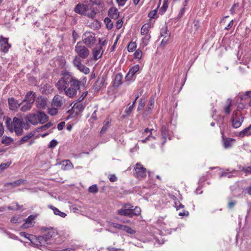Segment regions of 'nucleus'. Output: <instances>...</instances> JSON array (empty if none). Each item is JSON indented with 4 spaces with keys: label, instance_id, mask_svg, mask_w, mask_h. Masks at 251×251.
<instances>
[{
    "label": "nucleus",
    "instance_id": "obj_1",
    "mask_svg": "<svg viewBox=\"0 0 251 251\" xmlns=\"http://www.w3.org/2000/svg\"><path fill=\"white\" fill-rule=\"evenodd\" d=\"M60 75L62 77L56 83L58 89L64 90L65 94L69 97H74L76 95L77 90H79L81 82L67 70L62 71Z\"/></svg>",
    "mask_w": 251,
    "mask_h": 251
},
{
    "label": "nucleus",
    "instance_id": "obj_2",
    "mask_svg": "<svg viewBox=\"0 0 251 251\" xmlns=\"http://www.w3.org/2000/svg\"><path fill=\"white\" fill-rule=\"evenodd\" d=\"M41 230L43 232H47L42 236L37 237V247L39 246H45L46 245H51L54 243V238L57 235L52 227H42Z\"/></svg>",
    "mask_w": 251,
    "mask_h": 251
},
{
    "label": "nucleus",
    "instance_id": "obj_3",
    "mask_svg": "<svg viewBox=\"0 0 251 251\" xmlns=\"http://www.w3.org/2000/svg\"><path fill=\"white\" fill-rule=\"evenodd\" d=\"M75 51L77 53V57L80 59H86L90 54V51L88 48L83 45L80 42H77L75 47Z\"/></svg>",
    "mask_w": 251,
    "mask_h": 251
},
{
    "label": "nucleus",
    "instance_id": "obj_4",
    "mask_svg": "<svg viewBox=\"0 0 251 251\" xmlns=\"http://www.w3.org/2000/svg\"><path fill=\"white\" fill-rule=\"evenodd\" d=\"M147 169L140 163L136 164L134 167V176L138 179H142L146 177Z\"/></svg>",
    "mask_w": 251,
    "mask_h": 251
},
{
    "label": "nucleus",
    "instance_id": "obj_5",
    "mask_svg": "<svg viewBox=\"0 0 251 251\" xmlns=\"http://www.w3.org/2000/svg\"><path fill=\"white\" fill-rule=\"evenodd\" d=\"M244 119L240 112L234 111L231 118L232 127L234 128L239 127L243 122Z\"/></svg>",
    "mask_w": 251,
    "mask_h": 251
},
{
    "label": "nucleus",
    "instance_id": "obj_6",
    "mask_svg": "<svg viewBox=\"0 0 251 251\" xmlns=\"http://www.w3.org/2000/svg\"><path fill=\"white\" fill-rule=\"evenodd\" d=\"M82 38L83 43L89 48H91L96 41L95 34L91 32H85Z\"/></svg>",
    "mask_w": 251,
    "mask_h": 251
},
{
    "label": "nucleus",
    "instance_id": "obj_7",
    "mask_svg": "<svg viewBox=\"0 0 251 251\" xmlns=\"http://www.w3.org/2000/svg\"><path fill=\"white\" fill-rule=\"evenodd\" d=\"M73 64L78 70L85 74H88L89 73L90 70L89 68L82 64L81 63V59L77 57V56L75 57L73 60Z\"/></svg>",
    "mask_w": 251,
    "mask_h": 251
},
{
    "label": "nucleus",
    "instance_id": "obj_8",
    "mask_svg": "<svg viewBox=\"0 0 251 251\" xmlns=\"http://www.w3.org/2000/svg\"><path fill=\"white\" fill-rule=\"evenodd\" d=\"M123 206L125 209L126 211L133 214H132V217H133L134 216H138L141 213V210L139 207H135L134 208L133 206L128 203L125 204Z\"/></svg>",
    "mask_w": 251,
    "mask_h": 251
},
{
    "label": "nucleus",
    "instance_id": "obj_9",
    "mask_svg": "<svg viewBox=\"0 0 251 251\" xmlns=\"http://www.w3.org/2000/svg\"><path fill=\"white\" fill-rule=\"evenodd\" d=\"M0 51L4 53L8 52L11 45L8 43V39L1 36L0 39Z\"/></svg>",
    "mask_w": 251,
    "mask_h": 251
},
{
    "label": "nucleus",
    "instance_id": "obj_10",
    "mask_svg": "<svg viewBox=\"0 0 251 251\" xmlns=\"http://www.w3.org/2000/svg\"><path fill=\"white\" fill-rule=\"evenodd\" d=\"M48 99L42 96L37 98L36 100L37 107L40 110H44L48 105Z\"/></svg>",
    "mask_w": 251,
    "mask_h": 251
},
{
    "label": "nucleus",
    "instance_id": "obj_11",
    "mask_svg": "<svg viewBox=\"0 0 251 251\" xmlns=\"http://www.w3.org/2000/svg\"><path fill=\"white\" fill-rule=\"evenodd\" d=\"M8 103L9 109L11 110L15 111L23 104V102L19 103V101L14 98H9L8 99Z\"/></svg>",
    "mask_w": 251,
    "mask_h": 251
},
{
    "label": "nucleus",
    "instance_id": "obj_12",
    "mask_svg": "<svg viewBox=\"0 0 251 251\" xmlns=\"http://www.w3.org/2000/svg\"><path fill=\"white\" fill-rule=\"evenodd\" d=\"M88 5L78 3L75 7L74 11L79 15H85L87 12V9L88 8Z\"/></svg>",
    "mask_w": 251,
    "mask_h": 251
},
{
    "label": "nucleus",
    "instance_id": "obj_13",
    "mask_svg": "<svg viewBox=\"0 0 251 251\" xmlns=\"http://www.w3.org/2000/svg\"><path fill=\"white\" fill-rule=\"evenodd\" d=\"M25 120L27 122H29L33 125H37L39 123L38 114L30 113L26 116Z\"/></svg>",
    "mask_w": 251,
    "mask_h": 251
},
{
    "label": "nucleus",
    "instance_id": "obj_14",
    "mask_svg": "<svg viewBox=\"0 0 251 251\" xmlns=\"http://www.w3.org/2000/svg\"><path fill=\"white\" fill-rule=\"evenodd\" d=\"M20 235L22 237H25V238L29 240L31 243L36 245L37 247V237L35 235H30L25 232H21Z\"/></svg>",
    "mask_w": 251,
    "mask_h": 251
},
{
    "label": "nucleus",
    "instance_id": "obj_15",
    "mask_svg": "<svg viewBox=\"0 0 251 251\" xmlns=\"http://www.w3.org/2000/svg\"><path fill=\"white\" fill-rule=\"evenodd\" d=\"M84 109V106L81 104H77L76 106L74 105L71 110H68L67 111L68 113H69L72 111L73 112L71 113V114H73L74 113H75V116L78 115L80 113L82 112L83 109Z\"/></svg>",
    "mask_w": 251,
    "mask_h": 251
},
{
    "label": "nucleus",
    "instance_id": "obj_16",
    "mask_svg": "<svg viewBox=\"0 0 251 251\" xmlns=\"http://www.w3.org/2000/svg\"><path fill=\"white\" fill-rule=\"evenodd\" d=\"M161 133L162 136V138L164 139V141L163 142V144H164L166 142L167 139H169L171 140V137L169 134V130L168 127L165 125H163L161 128Z\"/></svg>",
    "mask_w": 251,
    "mask_h": 251
},
{
    "label": "nucleus",
    "instance_id": "obj_17",
    "mask_svg": "<svg viewBox=\"0 0 251 251\" xmlns=\"http://www.w3.org/2000/svg\"><path fill=\"white\" fill-rule=\"evenodd\" d=\"M37 114L38 122L40 124H43L49 121L48 116L44 112L39 111L37 112Z\"/></svg>",
    "mask_w": 251,
    "mask_h": 251
},
{
    "label": "nucleus",
    "instance_id": "obj_18",
    "mask_svg": "<svg viewBox=\"0 0 251 251\" xmlns=\"http://www.w3.org/2000/svg\"><path fill=\"white\" fill-rule=\"evenodd\" d=\"M102 47L100 46H97L93 50V54L94 59L95 60H98L101 57L102 54Z\"/></svg>",
    "mask_w": 251,
    "mask_h": 251
},
{
    "label": "nucleus",
    "instance_id": "obj_19",
    "mask_svg": "<svg viewBox=\"0 0 251 251\" xmlns=\"http://www.w3.org/2000/svg\"><path fill=\"white\" fill-rule=\"evenodd\" d=\"M123 76L121 74H117L114 78L113 82V87L117 88L122 84Z\"/></svg>",
    "mask_w": 251,
    "mask_h": 251
},
{
    "label": "nucleus",
    "instance_id": "obj_20",
    "mask_svg": "<svg viewBox=\"0 0 251 251\" xmlns=\"http://www.w3.org/2000/svg\"><path fill=\"white\" fill-rule=\"evenodd\" d=\"M52 101L54 106L60 107L63 104V98L59 95H56L54 97Z\"/></svg>",
    "mask_w": 251,
    "mask_h": 251
},
{
    "label": "nucleus",
    "instance_id": "obj_21",
    "mask_svg": "<svg viewBox=\"0 0 251 251\" xmlns=\"http://www.w3.org/2000/svg\"><path fill=\"white\" fill-rule=\"evenodd\" d=\"M37 217L36 215H30L25 220V223L22 225V227L26 228L28 227L26 226L27 225L31 224L32 221H33Z\"/></svg>",
    "mask_w": 251,
    "mask_h": 251
},
{
    "label": "nucleus",
    "instance_id": "obj_22",
    "mask_svg": "<svg viewBox=\"0 0 251 251\" xmlns=\"http://www.w3.org/2000/svg\"><path fill=\"white\" fill-rule=\"evenodd\" d=\"M97 12L95 10V8L91 6H88V8L87 9V12L85 14V16H87L88 18H94Z\"/></svg>",
    "mask_w": 251,
    "mask_h": 251
},
{
    "label": "nucleus",
    "instance_id": "obj_23",
    "mask_svg": "<svg viewBox=\"0 0 251 251\" xmlns=\"http://www.w3.org/2000/svg\"><path fill=\"white\" fill-rule=\"evenodd\" d=\"M154 103V99L153 98H151L148 103V105L146 108V111L145 112V114L147 115L151 113L152 109L153 107V105Z\"/></svg>",
    "mask_w": 251,
    "mask_h": 251
},
{
    "label": "nucleus",
    "instance_id": "obj_24",
    "mask_svg": "<svg viewBox=\"0 0 251 251\" xmlns=\"http://www.w3.org/2000/svg\"><path fill=\"white\" fill-rule=\"evenodd\" d=\"M35 95H36L35 93L33 92V91H29V92H27L26 95L25 96L24 100L22 101L23 103L24 102H28L30 101V100H31V99H33L34 101L35 99Z\"/></svg>",
    "mask_w": 251,
    "mask_h": 251
},
{
    "label": "nucleus",
    "instance_id": "obj_25",
    "mask_svg": "<svg viewBox=\"0 0 251 251\" xmlns=\"http://www.w3.org/2000/svg\"><path fill=\"white\" fill-rule=\"evenodd\" d=\"M235 141L234 139L230 138H223L224 147L225 149H228L232 146V143Z\"/></svg>",
    "mask_w": 251,
    "mask_h": 251
},
{
    "label": "nucleus",
    "instance_id": "obj_26",
    "mask_svg": "<svg viewBox=\"0 0 251 251\" xmlns=\"http://www.w3.org/2000/svg\"><path fill=\"white\" fill-rule=\"evenodd\" d=\"M239 135L241 137H243L245 136L251 135V125L244 130L241 131L239 133Z\"/></svg>",
    "mask_w": 251,
    "mask_h": 251
},
{
    "label": "nucleus",
    "instance_id": "obj_27",
    "mask_svg": "<svg viewBox=\"0 0 251 251\" xmlns=\"http://www.w3.org/2000/svg\"><path fill=\"white\" fill-rule=\"evenodd\" d=\"M34 132H30L28 133L26 135L24 136L19 141V145L23 144L24 143L27 142L29 139L34 136Z\"/></svg>",
    "mask_w": 251,
    "mask_h": 251
},
{
    "label": "nucleus",
    "instance_id": "obj_28",
    "mask_svg": "<svg viewBox=\"0 0 251 251\" xmlns=\"http://www.w3.org/2000/svg\"><path fill=\"white\" fill-rule=\"evenodd\" d=\"M139 70V66L138 65H136L130 68L129 71L127 74V75L126 77H132L133 75L137 72Z\"/></svg>",
    "mask_w": 251,
    "mask_h": 251
},
{
    "label": "nucleus",
    "instance_id": "obj_29",
    "mask_svg": "<svg viewBox=\"0 0 251 251\" xmlns=\"http://www.w3.org/2000/svg\"><path fill=\"white\" fill-rule=\"evenodd\" d=\"M6 126L9 131L11 132H13L14 124L11 122V119L9 117H7L5 121Z\"/></svg>",
    "mask_w": 251,
    "mask_h": 251
},
{
    "label": "nucleus",
    "instance_id": "obj_30",
    "mask_svg": "<svg viewBox=\"0 0 251 251\" xmlns=\"http://www.w3.org/2000/svg\"><path fill=\"white\" fill-rule=\"evenodd\" d=\"M30 101L27 102L26 103L22 106L21 108V110L23 112H25L28 110H30L32 107V104L34 102V100L31 99L30 100Z\"/></svg>",
    "mask_w": 251,
    "mask_h": 251
},
{
    "label": "nucleus",
    "instance_id": "obj_31",
    "mask_svg": "<svg viewBox=\"0 0 251 251\" xmlns=\"http://www.w3.org/2000/svg\"><path fill=\"white\" fill-rule=\"evenodd\" d=\"M49 207L52 209L54 214L59 215L60 217L63 218H65L67 216V214L65 213L60 211L57 208L52 205H50Z\"/></svg>",
    "mask_w": 251,
    "mask_h": 251
},
{
    "label": "nucleus",
    "instance_id": "obj_32",
    "mask_svg": "<svg viewBox=\"0 0 251 251\" xmlns=\"http://www.w3.org/2000/svg\"><path fill=\"white\" fill-rule=\"evenodd\" d=\"M117 213L120 215L127 216L129 218H133L132 216V214H133L126 211L125 210V209L123 207V206L121 209H119L117 211Z\"/></svg>",
    "mask_w": 251,
    "mask_h": 251
},
{
    "label": "nucleus",
    "instance_id": "obj_33",
    "mask_svg": "<svg viewBox=\"0 0 251 251\" xmlns=\"http://www.w3.org/2000/svg\"><path fill=\"white\" fill-rule=\"evenodd\" d=\"M52 125H53V124L51 122H49V123H47L46 124H45L40 127H37L35 129V131L37 132H39L41 131L45 130L47 129L50 128Z\"/></svg>",
    "mask_w": 251,
    "mask_h": 251
},
{
    "label": "nucleus",
    "instance_id": "obj_34",
    "mask_svg": "<svg viewBox=\"0 0 251 251\" xmlns=\"http://www.w3.org/2000/svg\"><path fill=\"white\" fill-rule=\"evenodd\" d=\"M151 27V25L149 24H144L141 29V34L144 35L146 34H149V29Z\"/></svg>",
    "mask_w": 251,
    "mask_h": 251
},
{
    "label": "nucleus",
    "instance_id": "obj_35",
    "mask_svg": "<svg viewBox=\"0 0 251 251\" xmlns=\"http://www.w3.org/2000/svg\"><path fill=\"white\" fill-rule=\"evenodd\" d=\"M13 139L6 136H4L1 140V143L5 145H9L13 142Z\"/></svg>",
    "mask_w": 251,
    "mask_h": 251
},
{
    "label": "nucleus",
    "instance_id": "obj_36",
    "mask_svg": "<svg viewBox=\"0 0 251 251\" xmlns=\"http://www.w3.org/2000/svg\"><path fill=\"white\" fill-rule=\"evenodd\" d=\"M119 17V12L115 7H111V18L117 19Z\"/></svg>",
    "mask_w": 251,
    "mask_h": 251
},
{
    "label": "nucleus",
    "instance_id": "obj_37",
    "mask_svg": "<svg viewBox=\"0 0 251 251\" xmlns=\"http://www.w3.org/2000/svg\"><path fill=\"white\" fill-rule=\"evenodd\" d=\"M15 131V134L17 136L22 135L24 132L23 126H14L13 131Z\"/></svg>",
    "mask_w": 251,
    "mask_h": 251
},
{
    "label": "nucleus",
    "instance_id": "obj_38",
    "mask_svg": "<svg viewBox=\"0 0 251 251\" xmlns=\"http://www.w3.org/2000/svg\"><path fill=\"white\" fill-rule=\"evenodd\" d=\"M14 126H23L24 123L22 120L17 117H14L13 120Z\"/></svg>",
    "mask_w": 251,
    "mask_h": 251
},
{
    "label": "nucleus",
    "instance_id": "obj_39",
    "mask_svg": "<svg viewBox=\"0 0 251 251\" xmlns=\"http://www.w3.org/2000/svg\"><path fill=\"white\" fill-rule=\"evenodd\" d=\"M160 34L162 37H170V33L169 32L167 26H166L164 28L161 29Z\"/></svg>",
    "mask_w": 251,
    "mask_h": 251
},
{
    "label": "nucleus",
    "instance_id": "obj_40",
    "mask_svg": "<svg viewBox=\"0 0 251 251\" xmlns=\"http://www.w3.org/2000/svg\"><path fill=\"white\" fill-rule=\"evenodd\" d=\"M168 7V0H164L163 5L161 7L160 10L161 12V15H163L166 11Z\"/></svg>",
    "mask_w": 251,
    "mask_h": 251
},
{
    "label": "nucleus",
    "instance_id": "obj_41",
    "mask_svg": "<svg viewBox=\"0 0 251 251\" xmlns=\"http://www.w3.org/2000/svg\"><path fill=\"white\" fill-rule=\"evenodd\" d=\"M145 105V100L143 98H141L139 101L138 106L137 108V111H140L142 110Z\"/></svg>",
    "mask_w": 251,
    "mask_h": 251
},
{
    "label": "nucleus",
    "instance_id": "obj_42",
    "mask_svg": "<svg viewBox=\"0 0 251 251\" xmlns=\"http://www.w3.org/2000/svg\"><path fill=\"white\" fill-rule=\"evenodd\" d=\"M144 37L142 38V40L144 46H147L151 39V35L149 34H146L144 35Z\"/></svg>",
    "mask_w": 251,
    "mask_h": 251
},
{
    "label": "nucleus",
    "instance_id": "obj_43",
    "mask_svg": "<svg viewBox=\"0 0 251 251\" xmlns=\"http://www.w3.org/2000/svg\"><path fill=\"white\" fill-rule=\"evenodd\" d=\"M22 219L20 216H16L13 217L11 220L10 222L13 224H19L22 222Z\"/></svg>",
    "mask_w": 251,
    "mask_h": 251
},
{
    "label": "nucleus",
    "instance_id": "obj_44",
    "mask_svg": "<svg viewBox=\"0 0 251 251\" xmlns=\"http://www.w3.org/2000/svg\"><path fill=\"white\" fill-rule=\"evenodd\" d=\"M123 230L130 234H133L136 232L135 230L132 229L130 227L125 225L124 226Z\"/></svg>",
    "mask_w": 251,
    "mask_h": 251
},
{
    "label": "nucleus",
    "instance_id": "obj_45",
    "mask_svg": "<svg viewBox=\"0 0 251 251\" xmlns=\"http://www.w3.org/2000/svg\"><path fill=\"white\" fill-rule=\"evenodd\" d=\"M136 48V44L135 42H130L127 46V50L129 52H132Z\"/></svg>",
    "mask_w": 251,
    "mask_h": 251
},
{
    "label": "nucleus",
    "instance_id": "obj_46",
    "mask_svg": "<svg viewBox=\"0 0 251 251\" xmlns=\"http://www.w3.org/2000/svg\"><path fill=\"white\" fill-rule=\"evenodd\" d=\"M110 9L107 11V14L109 17H106L104 22L106 25V27L108 30H110Z\"/></svg>",
    "mask_w": 251,
    "mask_h": 251
},
{
    "label": "nucleus",
    "instance_id": "obj_47",
    "mask_svg": "<svg viewBox=\"0 0 251 251\" xmlns=\"http://www.w3.org/2000/svg\"><path fill=\"white\" fill-rule=\"evenodd\" d=\"M239 6V2H235L232 6L231 8L230 9V13L231 15H234L235 12L236 10L235 9L237 7H238Z\"/></svg>",
    "mask_w": 251,
    "mask_h": 251
},
{
    "label": "nucleus",
    "instance_id": "obj_48",
    "mask_svg": "<svg viewBox=\"0 0 251 251\" xmlns=\"http://www.w3.org/2000/svg\"><path fill=\"white\" fill-rule=\"evenodd\" d=\"M142 56V52L141 50H137L134 53V57L136 59H140Z\"/></svg>",
    "mask_w": 251,
    "mask_h": 251
},
{
    "label": "nucleus",
    "instance_id": "obj_49",
    "mask_svg": "<svg viewBox=\"0 0 251 251\" xmlns=\"http://www.w3.org/2000/svg\"><path fill=\"white\" fill-rule=\"evenodd\" d=\"M88 191L90 193H96L98 192V189L96 184H94L89 187Z\"/></svg>",
    "mask_w": 251,
    "mask_h": 251
},
{
    "label": "nucleus",
    "instance_id": "obj_50",
    "mask_svg": "<svg viewBox=\"0 0 251 251\" xmlns=\"http://www.w3.org/2000/svg\"><path fill=\"white\" fill-rule=\"evenodd\" d=\"M159 7V6H157V8L153 10H152L151 11L149 14H148V17L150 18V19H153L155 18V16L156 15V13H157V9Z\"/></svg>",
    "mask_w": 251,
    "mask_h": 251
},
{
    "label": "nucleus",
    "instance_id": "obj_51",
    "mask_svg": "<svg viewBox=\"0 0 251 251\" xmlns=\"http://www.w3.org/2000/svg\"><path fill=\"white\" fill-rule=\"evenodd\" d=\"M57 144L58 142L57 140L55 139H53L50 142L48 145V148L50 149H53L57 146Z\"/></svg>",
    "mask_w": 251,
    "mask_h": 251
},
{
    "label": "nucleus",
    "instance_id": "obj_52",
    "mask_svg": "<svg viewBox=\"0 0 251 251\" xmlns=\"http://www.w3.org/2000/svg\"><path fill=\"white\" fill-rule=\"evenodd\" d=\"M10 164L11 163L9 162H7L6 163H1L0 165V173L2 172L4 170L8 167L10 166Z\"/></svg>",
    "mask_w": 251,
    "mask_h": 251
},
{
    "label": "nucleus",
    "instance_id": "obj_53",
    "mask_svg": "<svg viewBox=\"0 0 251 251\" xmlns=\"http://www.w3.org/2000/svg\"><path fill=\"white\" fill-rule=\"evenodd\" d=\"M48 113L52 116H54L57 114L58 110L57 109L54 108H49Z\"/></svg>",
    "mask_w": 251,
    "mask_h": 251
},
{
    "label": "nucleus",
    "instance_id": "obj_54",
    "mask_svg": "<svg viewBox=\"0 0 251 251\" xmlns=\"http://www.w3.org/2000/svg\"><path fill=\"white\" fill-rule=\"evenodd\" d=\"M109 127V122L107 121L106 122L105 124L104 125V126L101 128V129L100 130V134H103L108 128Z\"/></svg>",
    "mask_w": 251,
    "mask_h": 251
},
{
    "label": "nucleus",
    "instance_id": "obj_55",
    "mask_svg": "<svg viewBox=\"0 0 251 251\" xmlns=\"http://www.w3.org/2000/svg\"><path fill=\"white\" fill-rule=\"evenodd\" d=\"M200 26V22L198 20L194 21V25L192 26V28H194L195 31L198 30Z\"/></svg>",
    "mask_w": 251,
    "mask_h": 251
},
{
    "label": "nucleus",
    "instance_id": "obj_56",
    "mask_svg": "<svg viewBox=\"0 0 251 251\" xmlns=\"http://www.w3.org/2000/svg\"><path fill=\"white\" fill-rule=\"evenodd\" d=\"M151 138L155 139V137L153 136H152V133H150V134L144 139L142 140L141 141L143 143H146L148 141L151 140Z\"/></svg>",
    "mask_w": 251,
    "mask_h": 251
},
{
    "label": "nucleus",
    "instance_id": "obj_57",
    "mask_svg": "<svg viewBox=\"0 0 251 251\" xmlns=\"http://www.w3.org/2000/svg\"><path fill=\"white\" fill-rule=\"evenodd\" d=\"M88 94L87 92L82 93L81 96L77 100V102H81L87 96Z\"/></svg>",
    "mask_w": 251,
    "mask_h": 251
},
{
    "label": "nucleus",
    "instance_id": "obj_58",
    "mask_svg": "<svg viewBox=\"0 0 251 251\" xmlns=\"http://www.w3.org/2000/svg\"><path fill=\"white\" fill-rule=\"evenodd\" d=\"M236 203V201L235 200H232L228 203V208L229 209H232Z\"/></svg>",
    "mask_w": 251,
    "mask_h": 251
},
{
    "label": "nucleus",
    "instance_id": "obj_59",
    "mask_svg": "<svg viewBox=\"0 0 251 251\" xmlns=\"http://www.w3.org/2000/svg\"><path fill=\"white\" fill-rule=\"evenodd\" d=\"M112 226L115 228L123 230L124 225L118 223H113Z\"/></svg>",
    "mask_w": 251,
    "mask_h": 251
},
{
    "label": "nucleus",
    "instance_id": "obj_60",
    "mask_svg": "<svg viewBox=\"0 0 251 251\" xmlns=\"http://www.w3.org/2000/svg\"><path fill=\"white\" fill-rule=\"evenodd\" d=\"M123 21L122 19L118 20L116 23V27L117 29H120L123 25Z\"/></svg>",
    "mask_w": 251,
    "mask_h": 251
},
{
    "label": "nucleus",
    "instance_id": "obj_61",
    "mask_svg": "<svg viewBox=\"0 0 251 251\" xmlns=\"http://www.w3.org/2000/svg\"><path fill=\"white\" fill-rule=\"evenodd\" d=\"M134 106H133V105H130L128 108H127L125 110V112L128 115L130 114L131 113Z\"/></svg>",
    "mask_w": 251,
    "mask_h": 251
},
{
    "label": "nucleus",
    "instance_id": "obj_62",
    "mask_svg": "<svg viewBox=\"0 0 251 251\" xmlns=\"http://www.w3.org/2000/svg\"><path fill=\"white\" fill-rule=\"evenodd\" d=\"M230 107H231V103H230L228 105H226L225 107V112L226 114H229L230 112Z\"/></svg>",
    "mask_w": 251,
    "mask_h": 251
},
{
    "label": "nucleus",
    "instance_id": "obj_63",
    "mask_svg": "<svg viewBox=\"0 0 251 251\" xmlns=\"http://www.w3.org/2000/svg\"><path fill=\"white\" fill-rule=\"evenodd\" d=\"M65 122H61L60 123H59L57 125V129L59 130H61L63 129L64 126H65Z\"/></svg>",
    "mask_w": 251,
    "mask_h": 251
},
{
    "label": "nucleus",
    "instance_id": "obj_64",
    "mask_svg": "<svg viewBox=\"0 0 251 251\" xmlns=\"http://www.w3.org/2000/svg\"><path fill=\"white\" fill-rule=\"evenodd\" d=\"M245 194L251 196V185L244 190Z\"/></svg>",
    "mask_w": 251,
    "mask_h": 251
}]
</instances>
